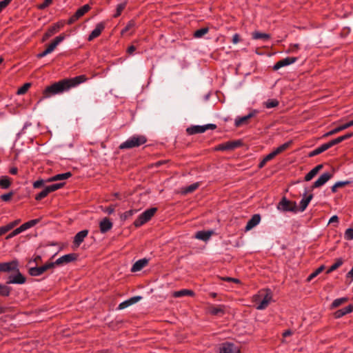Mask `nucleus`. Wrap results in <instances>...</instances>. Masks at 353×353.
Listing matches in <instances>:
<instances>
[{
    "label": "nucleus",
    "mask_w": 353,
    "mask_h": 353,
    "mask_svg": "<svg viewBox=\"0 0 353 353\" xmlns=\"http://www.w3.org/2000/svg\"><path fill=\"white\" fill-rule=\"evenodd\" d=\"M67 90H68V85L65 79L58 82H55L43 90V97L39 99L37 104L44 99L49 98L55 94H61Z\"/></svg>",
    "instance_id": "1"
},
{
    "label": "nucleus",
    "mask_w": 353,
    "mask_h": 353,
    "mask_svg": "<svg viewBox=\"0 0 353 353\" xmlns=\"http://www.w3.org/2000/svg\"><path fill=\"white\" fill-rule=\"evenodd\" d=\"M147 138L144 135H133L119 145V149H131L145 143Z\"/></svg>",
    "instance_id": "2"
},
{
    "label": "nucleus",
    "mask_w": 353,
    "mask_h": 353,
    "mask_svg": "<svg viewBox=\"0 0 353 353\" xmlns=\"http://www.w3.org/2000/svg\"><path fill=\"white\" fill-rule=\"evenodd\" d=\"M277 209L283 212H297L298 208L295 201H292L283 196L279 202Z\"/></svg>",
    "instance_id": "3"
},
{
    "label": "nucleus",
    "mask_w": 353,
    "mask_h": 353,
    "mask_svg": "<svg viewBox=\"0 0 353 353\" xmlns=\"http://www.w3.org/2000/svg\"><path fill=\"white\" fill-rule=\"evenodd\" d=\"M216 125L209 123L204 125H192L186 129V132L189 135L203 133L208 130H215Z\"/></svg>",
    "instance_id": "4"
},
{
    "label": "nucleus",
    "mask_w": 353,
    "mask_h": 353,
    "mask_svg": "<svg viewBox=\"0 0 353 353\" xmlns=\"http://www.w3.org/2000/svg\"><path fill=\"white\" fill-rule=\"evenodd\" d=\"M336 144H339L336 139H332L330 141H329L326 143H324V144L321 145V146L316 148L315 150L311 151L308 154V157H313L314 156L320 154L322 152H325V150H328L329 148H332V146H334Z\"/></svg>",
    "instance_id": "5"
},
{
    "label": "nucleus",
    "mask_w": 353,
    "mask_h": 353,
    "mask_svg": "<svg viewBox=\"0 0 353 353\" xmlns=\"http://www.w3.org/2000/svg\"><path fill=\"white\" fill-rule=\"evenodd\" d=\"M26 281V278L20 272L19 269L15 271L14 274L8 276L6 284H23Z\"/></svg>",
    "instance_id": "6"
},
{
    "label": "nucleus",
    "mask_w": 353,
    "mask_h": 353,
    "mask_svg": "<svg viewBox=\"0 0 353 353\" xmlns=\"http://www.w3.org/2000/svg\"><path fill=\"white\" fill-rule=\"evenodd\" d=\"M19 262L17 260H13L9 262L0 263V272H14L18 271Z\"/></svg>",
    "instance_id": "7"
},
{
    "label": "nucleus",
    "mask_w": 353,
    "mask_h": 353,
    "mask_svg": "<svg viewBox=\"0 0 353 353\" xmlns=\"http://www.w3.org/2000/svg\"><path fill=\"white\" fill-rule=\"evenodd\" d=\"M90 10V6L88 4L83 6L82 7L79 8L72 17H70V18L68 21V24L71 25L74 23L76 21L80 19Z\"/></svg>",
    "instance_id": "8"
},
{
    "label": "nucleus",
    "mask_w": 353,
    "mask_h": 353,
    "mask_svg": "<svg viewBox=\"0 0 353 353\" xmlns=\"http://www.w3.org/2000/svg\"><path fill=\"white\" fill-rule=\"evenodd\" d=\"M333 175L330 172H325L322 174L319 179L312 184L311 186V189L314 190L315 188H320L321 186L325 184L330 179H332Z\"/></svg>",
    "instance_id": "9"
},
{
    "label": "nucleus",
    "mask_w": 353,
    "mask_h": 353,
    "mask_svg": "<svg viewBox=\"0 0 353 353\" xmlns=\"http://www.w3.org/2000/svg\"><path fill=\"white\" fill-rule=\"evenodd\" d=\"M219 353H240V350L234 343L225 342L221 345Z\"/></svg>",
    "instance_id": "10"
},
{
    "label": "nucleus",
    "mask_w": 353,
    "mask_h": 353,
    "mask_svg": "<svg viewBox=\"0 0 353 353\" xmlns=\"http://www.w3.org/2000/svg\"><path fill=\"white\" fill-rule=\"evenodd\" d=\"M78 258V254L76 253H70L68 254H65L56 260V263H58L59 265L68 264L71 262L77 261Z\"/></svg>",
    "instance_id": "11"
},
{
    "label": "nucleus",
    "mask_w": 353,
    "mask_h": 353,
    "mask_svg": "<svg viewBox=\"0 0 353 353\" xmlns=\"http://www.w3.org/2000/svg\"><path fill=\"white\" fill-rule=\"evenodd\" d=\"M297 57H288L285 59H283L279 61H277L274 65L273 66L274 70H278L279 69L289 65L290 64H292L295 63L297 61Z\"/></svg>",
    "instance_id": "12"
},
{
    "label": "nucleus",
    "mask_w": 353,
    "mask_h": 353,
    "mask_svg": "<svg viewBox=\"0 0 353 353\" xmlns=\"http://www.w3.org/2000/svg\"><path fill=\"white\" fill-rule=\"evenodd\" d=\"M105 28V22L102 21L99 23H97L94 28V29L91 32V33L89 34L88 40L89 41H92L95 38L98 37L102 32V31Z\"/></svg>",
    "instance_id": "13"
},
{
    "label": "nucleus",
    "mask_w": 353,
    "mask_h": 353,
    "mask_svg": "<svg viewBox=\"0 0 353 353\" xmlns=\"http://www.w3.org/2000/svg\"><path fill=\"white\" fill-rule=\"evenodd\" d=\"M63 26V23H54L53 26H50L46 31V32L43 34L42 41H45L46 39L52 37L54 34L57 32Z\"/></svg>",
    "instance_id": "14"
},
{
    "label": "nucleus",
    "mask_w": 353,
    "mask_h": 353,
    "mask_svg": "<svg viewBox=\"0 0 353 353\" xmlns=\"http://www.w3.org/2000/svg\"><path fill=\"white\" fill-rule=\"evenodd\" d=\"M67 84L68 85V90L71 88L75 87L79 84L84 82L86 80V77L85 75H79L77 76L74 78L71 79H65Z\"/></svg>",
    "instance_id": "15"
},
{
    "label": "nucleus",
    "mask_w": 353,
    "mask_h": 353,
    "mask_svg": "<svg viewBox=\"0 0 353 353\" xmlns=\"http://www.w3.org/2000/svg\"><path fill=\"white\" fill-rule=\"evenodd\" d=\"M352 126H353V119L352 121L346 123H344V124H343L341 125H339V126L334 128L333 130L326 132L323 135V137H327L332 136L333 134H336V133H338V132H341L342 130H345V129H347V128H348L350 127H352Z\"/></svg>",
    "instance_id": "16"
},
{
    "label": "nucleus",
    "mask_w": 353,
    "mask_h": 353,
    "mask_svg": "<svg viewBox=\"0 0 353 353\" xmlns=\"http://www.w3.org/2000/svg\"><path fill=\"white\" fill-rule=\"evenodd\" d=\"M303 196V198L301 200L299 208L298 209V211L299 210L301 212H303L307 208L308 204L313 198V194H310L307 195V190H305Z\"/></svg>",
    "instance_id": "17"
},
{
    "label": "nucleus",
    "mask_w": 353,
    "mask_h": 353,
    "mask_svg": "<svg viewBox=\"0 0 353 353\" xmlns=\"http://www.w3.org/2000/svg\"><path fill=\"white\" fill-rule=\"evenodd\" d=\"M141 299H142V296H135L131 297L129 299L121 303L119 305L117 309L118 310H123V309L129 307L130 305L137 303L138 301H139Z\"/></svg>",
    "instance_id": "18"
},
{
    "label": "nucleus",
    "mask_w": 353,
    "mask_h": 353,
    "mask_svg": "<svg viewBox=\"0 0 353 353\" xmlns=\"http://www.w3.org/2000/svg\"><path fill=\"white\" fill-rule=\"evenodd\" d=\"M261 221V216L259 214H254L251 219L248 221L245 228V231L248 232L250 230H252L254 227L257 225Z\"/></svg>",
    "instance_id": "19"
},
{
    "label": "nucleus",
    "mask_w": 353,
    "mask_h": 353,
    "mask_svg": "<svg viewBox=\"0 0 353 353\" xmlns=\"http://www.w3.org/2000/svg\"><path fill=\"white\" fill-rule=\"evenodd\" d=\"M88 230H83L78 233L74 237L73 244L76 248H78L81 243L84 241V239L87 236Z\"/></svg>",
    "instance_id": "20"
},
{
    "label": "nucleus",
    "mask_w": 353,
    "mask_h": 353,
    "mask_svg": "<svg viewBox=\"0 0 353 353\" xmlns=\"http://www.w3.org/2000/svg\"><path fill=\"white\" fill-rule=\"evenodd\" d=\"M112 223L109 218H103L99 223V228L101 233H106L112 229Z\"/></svg>",
    "instance_id": "21"
},
{
    "label": "nucleus",
    "mask_w": 353,
    "mask_h": 353,
    "mask_svg": "<svg viewBox=\"0 0 353 353\" xmlns=\"http://www.w3.org/2000/svg\"><path fill=\"white\" fill-rule=\"evenodd\" d=\"M258 112L255 110H252L251 112H250L248 115H245L244 117H238L235 119V122H234V125L236 127H239L241 126V125H243V123H247V121L252 118L253 117H254L256 115V114Z\"/></svg>",
    "instance_id": "22"
},
{
    "label": "nucleus",
    "mask_w": 353,
    "mask_h": 353,
    "mask_svg": "<svg viewBox=\"0 0 353 353\" xmlns=\"http://www.w3.org/2000/svg\"><path fill=\"white\" fill-rule=\"evenodd\" d=\"M213 234L214 231L212 230H200L195 234L194 237L197 239L207 241Z\"/></svg>",
    "instance_id": "23"
},
{
    "label": "nucleus",
    "mask_w": 353,
    "mask_h": 353,
    "mask_svg": "<svg viewBox=\"0 0 353 353\" xmlns=\"http://www.w3.org/2000/svg\"><path fill=\"white\" fill-rule=\"evenodd\" d=\"M353 312V305H349L347 307L336 310L333 316L335 319H340L345 316L347 314L351 313Z\"/></svg>",
    "instance_id": "24"
},
{
    "label": "nucleus",
    "mask_w": 353,
    "mask_h": 353,
    "mask_svg": "<svg viewBox=\"0 0 353 353\" xmlns=\"http://www.w3.org/2000/svg\"><path fill=\"white\" fill-rule=\"evenodd\" d=\"M148 259L143 258L137 261L131 268L132 272H136L142 270L148 263Z\"/></svg>",
    "instance_id": "25"
},
{
    "label": "nucleus",
    "mask_w": 353,
    "mask_h": 353,
    "mask_svg": "<svg viewBox=\"0 0 353 353\" xmlns=\"http://www.w3.org/2000/svg\"><path fill=\"white\" fill-rule=\"evenodd\" d=\"M209 312L214 316H223L225 314V306L223 305H211L209 307Z\"/></svg>",
    "instance_id": "26"
},
{
    "label": "nucleus",
    "mask_w": 353,
    "mask_h": 353,
    "mask_svg": "<svg viewBox=\"0 0 353 353\" xmlns=\"http://www.w3.org/2000/svg\"><path fill=\"white\" fill-rule=\"evenodd\" d=\"M323 164H319L312 168L304 177V181H310L312 180L316 174L317 173L323 168Z\"/></svg>",
    "instance_id": "27"
},
{
    "label": "nucleus",
    "mask_w": 353,
    "mask_h": 353,
    "mask_svg": "<svg viewBox=\"0 0 353 353\" xmlns=\"http://www.w3.org/2000/svg\"><path fill=\"white\" fill-rule=\"evenodd\" d=\"M72 176V173L70 172H67L62 174H56L50 178H49L46 181L47 182H52L56 181H61L69 179Z\"/></svg>",
    "instance_id": "28"
},
{
    "label": "nucleus",
    "mask_w": 353,
    "mask_h": 353,
    "mask_svg": "<svg viewBox=\"0 0 353 353\" xmlns=\"http://www.w3.org/2000/svg\"><path fill=\"white\" fill-rule=\"evenodd\" d=\"M194 292L191 290L183 289L179 291H175L173 293V296L175 298L182 297L185 296H194Z\"/></svg>",
    "instance_id": "29"
},
{
    "label": "nucleus",
    "mask_w": 353,
    "mask_h": 353,
    "mask_svg": "<svg viewBox=\"0 0 353 353\" xmlns=\"http://www.w3.org/2000/svg\"><path fill=\"white\" fill-rule=\"evenodd\" d=\"M252 37L255 40L261 39L263 41H268L270 39V34L256 31L252 32Z\"/></svg>",
    "instance_id": "30"
},
{
    "label": "nucleus",
    "mask_w": 353,
    "mask_h": 353,
    "mask_svg": "<svg viewBox=\"0 0 353 353\" xmlns=\"http://www.w3.org/2000/svg\"><path fill=\"white\" fill-rule=\"evenodd\" d=\"M12 290V288L8 285L0 283V296L7 297L9 296Z\"/></svg>",
    "instance_id": "31"
},
{
    "label": "nucleus",
    "mask_w": 353,
    "mask_h": 353,
    "mask_svg": "<svg viewBox=\"0 0 353 353\" xmlns=\"http://www.w3.org/2000/svg\"><path fill=\"white\" fill-rule=\"evenodd\" d=\"M11 185V180L8 176H1L0 177V188L1 189H8Z\"/></svg>",
    "instance_id": "32"
},
{
    "label": "nucleus",
    "mask_w": 353,
    "mask_h": 353,
    "mask_svg": "<svg viewBox=\"0 0 353 353\" xmlns=\"http://www.w3.org/2000/svg\"><path fill=\"white\" fill-rule=\"evenodd\" d=\"M348 301H349V299L347 297H341L339 299H336L334 300V301L332 303V304L330 305V309L336 308V307H339L340 305H341L342 304L347 302Z\"/></svg>",
    "instance_id": "33"
},
{
    "label": "nucleus",
    "mask_w": 353,
    "mask_h": 353,
    "mask_svg": "<svg viewBox=\"0 0 353 353\" xmlns=\"http://www.w3.org/2000/svg\"><path fill=\"white\" fill-rule=\"evenodd\" d=\"M28 273L32 276H39L43 274L41 267H32L28 270Z\"/></svg>",
    "instance_id": "34"
},
{
    "label": "nucleus",
    "mask_w": 353,
    "mask_h": 353,
    "mask_svg": "<svg viewBox=\"0 0 353 353\" xmlns=\"http://www.w3.org/2000/svg\"><path fill=\"white\" fill-rule=\"evenodd\" d=\"M39 222V219H32L28 222L24 223L21 226L23 232L34 226L36 224H37Z\"/></svg>",
    "instance_id": "35"
},
{
    "label": "nucleus",
    "mask_w": 353,
    "mask_h": 353,
    "mask_svg": "<svg viewBox=\"0 0 353 353\" xmlns=\"http://www.w3.org/2000/svg\"><path fill=\"white\" fill-rule=\"evenodd\" d=\"M148 221L147 220V218L145 217V216L141 213L138 218L134 221V225L136 228H139L145 223H147Z\"/></svg>",
    "instance_id": "36"
},
{
    "label": "nucleus",
    "mask_w": 353,
    "mask_h": 353,
    "mask_svg": "<svg viewBox=\"0 0 353 353\" xmlns=\"http://www.w3.org/2000/svg\"><path fill=\"white\" fill-rule=\"evenodd\" d=\"M55 48H56L52 44L50 43L44 51L37 54V57L38 59L43 58L47 54L51 53Z\"/></svg>",
    "instance_id": "37"
},
{
    "label": "nucleus",
    "mask_w": 353,
    "mask_h": 353,
    "mask_svg": "<svg viewBox=\"0 0 353 353\" xmlns=\"http://www.w3.org/2000/svg\"><path fill=\"white\" fill-rule=\"evenodd\" d=\"M350 183V181H338L332 186L331 190L333 193H335L337 191V188L344 187L345 185H349Z\"/></svg>",
    "instance_id": "38"
},
{
    "label": "nucleus",
    "mask_w": 353,
    "mask_h": 353,
    "mask_svg": "<svg viewBox=\"0 0 353 353\" xmlns=\"http://www.w3.org/2000/svg\"><path fill=\"white\" fill-rule=\"evenodd\" d=\"M157 208H151L149 209H147L143 212V214L145 216V218H147V220L149 221L152 217L154 215V214L157 212Z\"/></svg>",
    "instance_id": "39"
},
{
    "label": "nucleus",
    "mask_w": 353,
    "mask_h": 353,
    "mask_svg": "<svg viewBox=\"0 0 353 353\" xmlns=\"http://www.w3.org/2000/svg\"><path fill=\"white\" fill-rule=\"evenodd\" d=\"M343 263V261L342 259H338L336 261L327 269L326 274H330L332 272L336 270L337 268L342 265Z\"/></svg>",
    "instance_id": "40"
},
{
    "label": "nucleus",
    "mask_w": 353,
    "mask_h": 353,
    "mask_svg": "<svg viewBox=\"0 0 353 353\" xmlns=\"http://www.w3.org/2000/svg\"><path fill=\"white\" fill-rule=\"evenodd\" d=\"M292 141L286 142L280 146H279L277 148H276L273 152L275 153L276 155H278L279 154L284 152L285 150H287L290 145H291Z\"/></svg>",
    "instance_id": "41"
},
{
    "label": "nucleus",
    "mask_w": 353,
    "mask_h": 353,
    "mask_svg": "<svg viewBox=\"0 0 353 353\" xmlns=\"http://www.w3.org/2000/svg\"><path fill=\"white\" fill-rule=\"evenodd\" d=\"M65 185V183H54L48 186H46L47 190H48L49 193L54 192L61 188H63Z\"/></svg>",
    "instance_id": "42"
},
{
    "label": "nucleus",
    "mask_w": 353,
    "mask_h": 353,
    "mask_svg": "<svg viewBox=\"0 0 353 353\" xmlns=\"http://www.w3.org/2000/svg\"><path fill=\"white\" fill-rule=\"evenodd\" d=\"M199 183H192V184L187 186L186 188H185L183 190V194L192 193L194 191H195L199 188Z\"/></svg>",
    "instance_id": "43"
},
{
    "label": "nucleus",
    "mask_w": 353,
    "mask_h": 353,
    "mask_svg": "<svg viewBox=\"0 0 353 353\" xmlns=\"http://www.w3.org/2000/svg\"><path fill=\"white\" fill-rule=\"evenodd\" d=\"M279 101L277 99H269L267 101L264 102V106L266 108H272L279 105Z\"/></svg>",
    "instance_id": "44"
},
{
    "label": "nucleus",
    "mask_w": 353,
    "mask_h": 353,
    "mask_svg": "<svg viewBox=\"0 0 353 353\" xmlns=\"http://www.w3.org/2000/svg\"><path fill=\"white\" fill-rule=\"evenodd\" d=\"M209 31L208 28H202L194 31L193 35L195 38H201Z\"/></svg>",
    "instance_id": "45"
},
{
    "label": "nucleus",
    "mask_w": 353,
    "mask_h": 353,
    "mask_svg": "<svg viewBox=\"0 0 353 353\" xmlns=\"http://www.w3.org/2000/svg\"><path fill=\"white\" fill-rule=\"evenodd\" d=\"M325 269V265H322L319 268H318L314 272L310 274L307 279V281H311L314 278H315L318 274H319L323 270Z\"/></svg>",
    "instance_id": "46"
},
{
    "label": "nucleus",
    "mask_w": 353,
    "mask_h": 353,
    "mask_svg": "<svg viewBox=\"0 0 353 353\" xmlns=\"http://www.w3.org/2000/svg\"><path fill=\"white\" fill-rule=\"evenodd\" d=\"M214 150L216 151H230L229 141L216 145Z\"/></svg>",
    "instance_id": "47"
},
{
    "label": "nucleus",
    "mask_w": 353,
    "mask_h": 353,
    "mask_svg": "<svg viewBox=\"0 0 353 353\" xmlns=\"http://www.w3.org/2000/svg\"><path fill=\"white\" fill-rule=\"evenodd\" d=\"M30 86V83H24L21 88L18 89L17 94L19 95L24 94L28 90Z\"/></svg>",
    "instance_id": "48"
},
{
    "label": "nucleus",
    "mask_w": 353,
    "mask_h": 353,
    "mask_svg": "<svg viewBox=\"0 0 353 353\" xmlns=\"http://www.w3.org/2000/svg\"><path fill=\"white\" fill-rule=\"evenodd\" d=\"M136 212H137L136 210H128V211L125 212L124 213L121 214V219L122 221H125L126 219H128L130 217H131Z\"/></svg>",
    "instance_id": "49"
},
{
    "label": "nucleus",
    "mask_w": 353,
    "mask_h": 353,
    "mask_svg": "<svg viewBox=\"0 0 353 353\" xmlns=\"http://www.w3.org/2000/svg\"><path fill=\"white\" fill-rule=\"evenodd\" d=\"M50 193L48 190H47L46 187H45V188L41 192L35 196V199L37 201H41V199L46 197Z\"/></svg>",
    "instance_id": "50"
},
{
    "label": "nucleus",
    "mask_w": 353,
    "mask_h": 353,
    "mask_svg": "<svg viewBox=\"0 0 353 353\" xmlns=\"http://www.w3.org/2000/svg\"><path fill=\"white\" fill-rule=\"evenodd\" d=\"M65 38V34H61L59 36L57 37L50 43L52 44L55 48L62 42Z\"/></svg>",
    "instance_id": "51"
},
{
    "label": "nucleus",
    "mask_w": 353,
    "mask_h": 353,
    "mask_svg": "<svg viewBox=\"0 0 353 353\" xmlns=\"http://www.w3.org/2000/svg\"><path fill=\"white\" fill-rule=\"evenodd\" d=\"M65 38V34H61L59 36L57 37L50 43L52 44L55 48L62 42Z\"/></svg>",
    "instance_id": "52"
},
{
    "label": "nucleus",
    "mask_w": 353,
    "mask_h": 353,
    "mask_svg": "<svg viewBox=\"0 0 353 353\" xmlns=\"http://www.w3.org/2000/svg\"><path fill=\"white\" fill-rule=\"evenodd\" d=\"M126 6L125 2L119 3L117 7L116 13L113 15V17L117 18L119 17Z\"/></svg>",
    "instance_id": "53"
},
{
    "label": "nucleus",
    "mask_w": 353,
    "mask_h": 353,
    "mask_svg": "<svg viewBox=\"0 0 353 353\" xmlns=\"http://www.w3.org/2000/svg\"><path fill=\"white\" fill-rule=\"evenodd\" d=\"M229 144H230V150H233L243 145V142L241 140L239 139V140L229 141Z\"/></svg>",
    "instance_id": "54"
},
{
    "label": "nucleus",
    "mask_w": 353,
    "mask_h": 353,
    "mask_svg": "<svg viewBox=\"0 0 353 353\" xmlns=\"http://www.w3.org/2000/svg\"><path fill=\"white\" fill-rule=\"evenodd\" d=\"M269 301L270 300L268 296H265L261 303L258 305L256 308L258 310H264L268 305Z\"/></svg>",
    "instance_id": "55"
},
{
    "label": "nucleus",
    "mask_w": 353,
    "mask_h": 353,
    "mask_svg": "<svg viewBox=\"0 0 353 353\" xmlns=\"http://www.w3.org/2000/svg\"><path fill=\"white\" fill-rule=\"evenodd\" d=\"M13 195H14V192L13 191H10V192H9L8 193L1 194V196H0V199L3 201L8 202V201H10L11 200V199H12Z\"/></svg>",
    "instance_id": "56"
},
{
    "label": "nucleus",
    "mask_w": 353,
    "mask_h": 353,
    "mask_svg": "<svg viewBox=\"0 0 353 353\" xmlns=\"http://www.w3.org/2000/svg\"><path fill=\"white\" fill-rule=\"evenodd\" d=\"M352 137H353V132H349V133H347V134H344L343 136H340V137H337L336 139L337 140L338 143H340L342 141H343L345 140H347L348 139H350Z\"/></svg>",
    "instance_id": "57"
},
{
    "label": "nucleus",
    "mask_w": 353,
    "mask_h": 353,
    "mask_svg": "<svg viewBox=\"0 0 353 353\" xmlns=\"http://www.w3.org/2000/svg\"><path fill=\"white\" fill-rule=\"evenodd\" d=\"M23 232L21 226H19V228H16L15 230H14L12 232H10L7 236H6V239H10L17 235H18L19 234Z\"/></svg>",
    "instance_id": "58"
},
{
    "label": "nucleus",
    "mask_w": 353,
    "mask_h": 353,
    "mask_svg": "<svg viewBox=\"0 0 353 353\" xmlns=\"http://www.w3.org/2000/svg\"><path fill=\"white\" fill-rule=\"evenodd\" d=\"M344 237L346 240H353V228H347L344 234Z\"/></svg>",
    "instance_id": "59"
},
{
    "label": "nucleus",
    "mask_w": 353,
    "mask_h": 353,
    "mask_svg": "<svg viewBox=\"0 0 353 353\" xmlns=\"http://www.w3.org/2000/svg\"><path fill=\"white\" fill-rule=\"evenodd\" d=\"M135 26V22L133 20H130L128 24L126 25V26L121 30V34H125V32H127L128 30H130V29H132L133 27H134Z\"/></svg>",
    "instance_id": "60"
},
{
    "label": "nucleus",
    "mask_w": 353,
    "mask_h": 353,
    "mask_svg": "<svg viewBox=\"0 0 353 353\" xmlns=\"http://www.w3.org/2000/svg\"><path fill=\"white\" fill-rule=\"evenodd\" d=\"M20 222H21V219H17V220L12 221L10 223H9L8 224H7L6 225V227L8 231L11 230L12 228H14L15 226H17Z\"/></svg>",
    "instance_id": "61"
},
{
    "label": "nucleus",
    "mask_w": 353,
    "mask_h": 353,
    "mask_svg": "<svg viewBox=\"0 0 353 353\" xmlns=\"http://www.w3.org/2000/svg\"><path fill=\"white\" fill-rule=\"evenodd\" d=\"M52 3V1H43L42 3L37 4L36 6V7L39 10H44L46 8L49 7L51 5Z\"/></svg>",
    "instance_id": "62"
},
{
    "label": "nucleus",
    "mask_w": 353,
    "mask_h": 353,
    "mask_svg": "<svg viewBox=\"0 0 353 353\" xmlns=\"http://www.w3.org/2000/svg\"><path fill=\"white\" fill-rule=\"evenodd\" d=\"M221 279L222 281H227V282H233L235 283H241L239 279H236V278H232V277L225 276V277H221Z\"/></svg>",
    "instance_id": "63"
},
{
    "label": "nucleus",
    "mask_w": 353,
    "mask_h": 353,
    "mask_svg": "<svg viewBox=\"0 0 353 353\" xmlns=\"http://www.w3.org/2000/svg\"><path fill=\"white\" fill-rule=\"evenodd\" d=\"M45 181L43 179L37 180L33 183L34 188H39L44 185Z\"/></svg>",
    "instance_id": "64"
}]
</instances>
